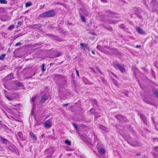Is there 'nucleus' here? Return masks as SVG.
Masks as SVG:
<instances>
[{
  "label": "nucleus",
  "mask_w": 158,
  "mask_h": 158,
  "mask_svg": "<svg viewBox=\"0 0 158 158\" xmlns=\"http://www.w3.org/2000/svg\"><path fill=\"white\" fill-rule=\"evenodd\" d=\"M105 48L107 49V50L109 49V48H110L108 46H105Z\"/></svg>",
  "instance_id": "nucleus-56"
},
{
  "label": "nucleus",
  "mask_w": 158,
  "mask_h": 158,
  "mask_svg": "<svg viewBox=\"0 0 158 158\" xmlns=\"http://www.w3.org/2000/svg\"><path fill=\"white\" fill-rule=\"evenodd\" d=\"M99 127L100 129L103 130L104 131H107L106 128L105 127H104V126H103L102 125H100L99 126Z\"/></svg>",
  "instance_id": "nucleus-20"
},
{
  "label": "nucleus",
  "mask_w": 158,
  "mask_h": 158,
  "mask_svg": "<svg viewBox=\"0 0 158 158\" xmlns=\"http://www.w3.org/2000/svg\"><path fill=\"white\" fill-rule=\"evenodd\" d=\"M92 71L93 72H94L95 73H96V72H95V71L93 69H92Z\"/></svg>",
  "instance_id": "nucleus-62"
},
{
  "label": "nucleus",
  "mask_w": 158,
  "mask_h": 158,
  "mask_svg": "<svg viewBox=\"0 0 158 158\" xmlns=\"http://www.w3.org/2000/svg\"><path fill=\"white\" fill-rule=\"evenodd\" d=\"M89 33L90 34V35H95V34L94 33H93L92 32H89Z\"/></svg>",
  "instance_id": "nucleus-53"
},
{
  "label": "nucleus",
  "mask_w": 158,
  "mask_h": 158,
  "mask_svg": "<svg viewBox=\"0 0 158 158\" xmlns=\"http://www.w3.org/2000/svg\"><path fill=\"white\" fill-rule=\"evenodd\" d=\"M61 55V53L59 52V53H57V54L56 55V56H60Z\"/></svg>",
  "instance_id": "nucleus-46"
},
{
  "label": "nucleus",
  "mask_w": 158,
  "mask_h": 158,
  "mask_svg": "<svg viewBox=\"0 0 158 158\" xmlns=\"http://www.w3.org/2000/svg\"><path fill=\"white\" fill-rule=\"evenodd\" d=\"M16 85L18 87H19L22 85V83L19 82L16 83Z\"/></svg>",
  "instance_id": "nucleus-32"
},
{
  "label": "nucleus",
  "mask_w": 158,
  "mask_h": 158,
  "mask_svg": "<svg viewBox=\"0 0 158 158\" xmlns=\"http://www.w3.org/2000/svg\"><path fill=\"white\" fill-rule=\"evenodd\" d=\"M116 118L119 120H121V121L122 120L125 121L126 120V118L121 115H118L116 116Z\"/></svg>",
  "instance_id": "nucleus-9"
},
{
  "label": "nucleus",
  "mask_w": 158,
  "mask_h": 158,
  "mask_svg": "<svg viewBox=\"0 0 158 158\" xmlns=\"http://www.w3.org/2000/svg\"><path fill=\"white\" fill-rule=\"evenodd\" d=\"M36 99V97H32L31 99V100L32 102L33 103V106H34V101Z\"/></svg>",
  "instance_id": "nucleus-37"
},
{
  "label": "nucleus",
  "mask_w": 158,
  "mask_h": 158,
  "mask_svg": "<svg viewBox=\"0 0 158 158\" xmlns=\"http://www.w3.org/2000/svg\"><path fill=\"white\" fill-rule=\"evenodd\" d=\"M30 135L31 137V138L33 140H36L37 138L35 136V135L32 132H31L30 133Z\"/></svg>",
  "instance_id": "nucleus-13"
},
{
  "label": "nucleus",
  "mask_w": 158,
  "mask_h": 158,
  "mask_svg": "<svg viewBox=\"0 0 158 158\" xmlns=\"http://www.w3.org/2000/svg\"><path fill=\"white\" fill-rule=\"evenodd\" d=\"M5 78L7 80L11 79L13 78V75L11 73L6 76Z\"/></svg>",
  "instance_id": "nucleus-15"
},
{
  "label": "nucleus",
  "mask_w": 158,
  "mask_h": 158,
  "mask_svg": "<svg viewBox=\"0 0 158 158\" xmlns=\"http://www.w3.org/2000/svg\"><path fill=\"white\" fill-rule=\"evenodd\" d=\"M136 155L137 156H139L140 155V153H137V154H136Z\"/></svg>",
  "instance_id": "nucleus-60"
},
{
  "label": "nucleus",
  "mask_w": 158,
  "mask_h": 158,
  "mask_svg": "<svg viewBox=\"0 0 158 158\" xmlns=\"http://www.w3.org/2000/svg\"><path fill=\"white\" fill-rule=\"evenodd\" d=\"M45 64H42L41 66V70L43 71H45L46 70L45 69H44Z\"/></svg>",
  "instance_id": "nucleus-31"
},
{
  "label": "nucleus",
  "mask_w": 158,
  "mask_h": 158,
  "mask_svg": "<svg viewBox=\"0 0 158 158\" xmlns=\"http://www.w3.org/2000/svg\"><path fill=\"white\" fill-rule=\"evenodd\" d=\"M6 98H7V99H9V100H10V101L12 100H13L12 98L8 96H6Z\"/></svg>",
  "instance_id": "nucleus-40"
},
{
  "label": "nucleus",
  "mask_w": 158,
  "mask_h": 158,
  "mask_svg": "<svg viewBox=\"0 0 158 158\" xmlns=\"http://www.w3.org/2000/svg\"><path fill=\"white\" fill-rule=\"evenodd\" d=\"M106 13V15L110 17H111L112 18H117L118 17V15L115 13L110 11H107Z\"/></svg>",
  "instance_id": "nucleus-3"
},
{
  "label": "nucleus",
  "mask_w": 158,
  "mask_h": 158,
  "mask_svg": "<svg viewBox=\"0 0 158 158\" xmlns=\"http://www.w3.org/2000/svg\"><path fill=\"white\" fill-rule=\"evenodd\" d=\"M80 45L81 47V48H83L84 50H85V49H86L88 50L89 52L90 51L89 47L88 44L81 43Z\"/></svg>",
  "instance_id": "nucleus-6"
},
{
  "label": "nucleus",
  "mask_w": 158,
  "mask_h": 158,
  "mask_svg": "<svg viewBox=\"0 0 158 158\" xmlns=\"http://www.w3.org/2000/svg\"><path fill=\"white\" fill-rule=\"evenodd\" d=\"M40 124V123H36L35 124V125H38Z\"/></svg>",
  "instance_id": "nucleus-61"
},
{
  "label": "nucleus",
  "mask_w": 158,
  "mask_h": 158,
  "mask_svg": "<svg viewBox=\"0 0 158 158\" xmlns=\"http://www.w3.org/2000/svg\"><path fill=\"white\" fill-rule=\"evenodd\" d=\"M80 16L81 20L83 22H85L86 21V19H85L84 17L82 15H81Z\"/></svg>",
  "instance_id": "nucleus-28"
},
{
  "label": "nucleus",
  "mask_w": 158,
  "mask_h": 158,
  "mask_svg": "<svg viewBox=\"0 0 158 158\" xmlns=\"http://www.w3.org/2000/svg\"><path fill=\"white\" fill-rule=\"evenodd\" d=\"M105 152V150L103 148H101L99 150V153L101 155H103Z\"/></svg>",
  "instance_id": "nucleus-23"
},
{
  "label": "nucleus",
  "mask_w": 158,
  "mask_h": 158,
  "mask_svg": "<svg viewBox=\"0 0 158 158\" xmlns=\"http://www.w3.org/2000/svg\"><path fill=\"white\" fill-rule=\"evenodd\" d=\"M96 69H97V70L100 72V73H101L102 74V73L101 72V71L99 69V68L98 67H96Z\"/></svg>",
  "instance_id": "nucleus-43"
},
{
  "label": "nucleus",
  "mask_w": 158,
  "mask_h": 158,
  "mask_svg": "<svg viewBox=\"0 0 158 158\" xmlns=\"http://www.w3.org/2000/svg\"><path fill=\"white\" fill-rule=\"evenodd\" d=\"M112 80L113 83L114 84V85H117L118 84L117 81L114 79H112Z\"/></svg>",
  "instance_id": "nucleus-34"
},
{
  "label": "nucleus",
  "mask_w": 158,
  "mask_h": 158,
  "mask_svg": "<svg viewBox=\"0 0 158 158\" xmlns=\"http://www.w3.org/2000/svg\"><path fill=\"white\" fill-rule=\"evenodd\" d=\"M69 105L68 103H66L63 105L64 106H66Z\"/></svg>",
  "instance_id": "nucleus-58"
},
{
  "label": "nucleus",
  "mask_w": 158,
  "mask_h": 158,
  "mask_svg": "<svg viewBox=\"0 0 158 158\" xmlns=\"http://www.w3.org/2000/svg\"><path fill=\"white\" fill-rule=\"evenodd\" d=\"M90 112L91 113V114H94V113L95 112V110L94 109H90Z\"/></svg>",
  "instance_id": "nucleus-36"
},
{
  "label": "nucleus",
  "mask_w": 158,
  "mask_h": 158,
  "mask_svg": "<svg viewBox=\"0 0 158 158\" xmlns=\"http://www.w3.org/2000/svg\"><path fill=\"white\" fill-rule=\"evenodd\" d=\"M55 14V12L53 10H51L47 11L40 15V16L41 18L51 17L53 16Z\"/></svg>",
  "instance_id": "nucleus-2"
},
{
  "label": "nucleus",
  "mask_w": 158,
  "mask_h": 158,
  "mask_svg": "<svg viewBox=\"0 0 158 158\" xmlns=\"http://www.w3.org/2000/svg\"><path fill=\"white\" fill-rule=\"evenodd\" d=\"M76 71L77 75V76H79V73L78 71L76 69Z\"/></svg>",
  "instance_id": "nucleus-49"
},
{
  "label": "nucleus",
  "mask_w": 158,
  "mask_h": 158,
  "mask_svg": "<svg viewBox=\"0 0 158 158\" xmlns=\"http://www.w3.org/2000/svg\"><path fill=\"white\" fill-rule=\"evenodd\" d=\"M8 148L9 150L12 152H14L15 151V147L14 146H10Z\"/></svg>",
  "instance_id": "nucleus-21"
},
{
  "label": "nucleus",
  "mask_w": 158,
  "mask_h": 158,
  "mask_svg": "<svg viewBox=\"0 0 158 158\" xmlns=\"http://www.w3.org/2000/svg\"><path fill=\"white\" fill-rule=\"evenodd\" d=\"M114 66L115 68H118L121 72L123 73L125 72V69L123 66L118 64H116Z\"/></svg>",
  "instance_id": "nucleus-5"
},
{
  "label": "nucleus",
  "mask_w": 158,
  "mask_h": 158,
  "mask_svg": "<svg viewBox=\"0 0 158 158\" xmlns=\"http://www.w3.org/2000/svg\"><path fill=\"white\" fill-rule=\"evenodd\" d=\"M23 35V34H18V35H17V36L18 37H19L20 36H21L22 35Z\"/></svg>",
  "instance_id": "nucleus-54"
},
{
  "label": "nucleus",
  "mask_w": 158,
  "mask_h": 158,
  "mask_svg": "<svg viewBox=\"0 0 158 158\" xmlns=\"http://www.w3.org/2000/svg\"><path fill=\"white\" fill-rule=\"evenodd\" d=\"M74 127L76 129H78V126L77 124H76L75 123H73Z\"/></svg>",
  "instance_id": "nucleus-39"
},
{
  "label": "nucleus",
  "mask_w": 158,
  "mask_h": 158,
  "mask_svg": "<svg viewBox=\"0 0 158 158\" xmlns=\"http://www.w3.org/2000/svg\"><path fill=\"white\" fill-rule=\"evenodd\" d=\"M136 30L138 33L140 34H143L145 33L143 29L139 27H137L136 28Z\"/></svg>",
  "instance_id": "nucleus-11"
},
{
  "label": "nucleus",
  "mask_w": 158,
  "mask_h": 158,
  "mask_svg": "<svg viewBox=\"0 0 158 158\" xmlns=\"http://www.w3.org/2000/svg\"><path fill=\"white\" fill-rule=\"evenodd\" d=\"M104 28L106 30H108L110 31H112L113 30V29L112 27L110 26H107V27H104Z\"/></svg>",
  "instance_id": "nucleus-24"
},
{
  "label": "nucleus",
  "mask_w": 158,
  "mask_h": 158,
  "mask_svg": "<svg viewBox=\"0 0 158 158\" xmlns=\"http://www.w3.org/2000/svg\"><path fill=\"white\" fill-rule=\"evenodd\" d=\"M4 11V9L3 8H0V12L2 13Z\"/></svg>",
  "instance_id": "nucleus-41"
},
{
  "label": "nucleus",
  "mask_w": 158,
  "mask_h": 158,
  "mask_svg": "<svg viewBox=\"0 0 158 158\" xmlns=\"http://www.w3.org/2000/svg\"><path fill=\"white\" fill-rule=\"evenodd\" d=\"M44 136V134H42V135H41V137H43Z\"/></svg>",
  "instance_id": "nucleus-64"
},
{
  "label": "nucleus",
  "mask_w": 158,
  "mask_h": 158,
  "mask_svg": "<svg viewBox=\"0 0 158 158\" xmlns=\"http://www.w3.org/2000/svg\"><path fill=\"white\" fill-rule=\"evenodd\" d=\"M119 27L122 29H124V26L123 24H121L119 26Z\"/></svg>",
  "instance_id": "nucleus-42"
},
{
  "label": "nucleus",
  "mask_w": 158,
  "mask_h": 158,
  "mask_svg": "<svg viewBox=\"0 0 158 158\" xmlns=\"http://www.w3.org/2000/svg\"><path fill=\"white\" fill-rule=\"evenodd\" d=\"M0 138L1 139V140L4 143H6L7 142H9L8 140L7 139L3 138L2 137H1Z\"/></svg>",
  "instance_id": "nucleus-18"
},
{
  "label": "nucleus",
  "mask_w": 158,
  "mask_h": 158,
  "mask_svg": "<svg viewBox=\"0 0 158 158\" xmlns=\"http://www.w3.org/2000/svg\"><path fill=\"white\" fill-rule=\"evenodd\" d=\"M109 18L110 17L106 15L105 16L102 15V20L105 22L110 24L115 23L118 21V20H114L112 18L110 19Z\"/></svg>",
  "instance_id": "nucleus-1"
},
{
  "label": "nucleus",
  "mask_w": 158,
  "mask_h": 158,
  "mask_svg": "<svg viewBox=\"0 0 158 158\" xmlns=\"http://www.w3.org/2000/svg\"><path fill=\"white\" fill-rule=\"evenodd\" d=\"M104 52V53H106V54H108L109 53V52L106 51H104V52Z\"/></svg>",
  "instance_id": "nucleus-57"
},
{
  "label": "nucleus",
  "mask_w": 158,
  "mask_h": 158,
  "mask_svg": "<svg viewBox=\"0 0 158 158\" xmlns=\"http://www.w3.org/2000/svg\"><path fill=\"white\" fill-rule=\"evenodd\" d=\"M111 73L113 75V76H114V77H115L116 78L118 77L114 73Z\"/></svg>",
  "instance_id": "nucleus-51"
},
{
  "label": "nucleus",
  "mask_w": 158,
  "mask_h": 158,
  "mask_svg": "<svg viewBox=\"0 0 158 158\" xmlns=\"http://www.w3.org/2000/svg\"><path fill=\"white\" fill-rule=\"evenodd\" d=\"M83 80L84 82L87 84H92L85 77H83Z\"/></svg>",
  "instance_id": "nucleus-12"
},
{
  "label": "nucleus",
  "mask_w": 158,
  "mask_h": 158,
  "mask_svg": "<svg viewBox=\"0 0 158 158\" xmlns=\"http://www.w3.org/2000/svg\"><path fill=\"white\" fill-rule=\"evenodd\" d=\"M112 49H113V50L111 52H112V53H116V52H117V50L114 48H113Z\"/></svg>",
  "instance_id": "nucleus-35"
},
{
  "label": "nucleus",
  "mask_w": 158,
  "mask_h": 158,
  "mask_svg": "<svg viewBox=\"0 0 158 158\" xmlns=\"http://www.w3.org/2000/svg\"><path fill=\"white\" fill-rule=\"evenodd\" d=\"M128 143L133 147L140 146L141 145L140 143L135 140L128 141Z\"/></svg>",
  "instance_id": "nucleus-4"
},
{
  "label": "nucleus",
  "mask_w": 158,
  "mask_h": 158,
  "mask_svg": "<svg viewBox=\"0 0 158 158\" xmlns=\"http://www.w3.org/2000/svg\"><path fill=\"white\" fill-rule=\"evenodd\" d=\"M18 136L21 139L24 140V138L23 137V134L21 132H19L18 133Z\"/></svg>",
  "instance_id": "nucleus-16"
},
{
  "label": "nucleus",
  "mask_w": 158,
  "mask_h": 158,
  "mask_svg": "<svg viewBox=\"0 0 158 158\" xmlns=\"http://www.w3.org/2000/svg\"><path fill=\"white\" fill-rule=\"evenodd\" d=\"M84 14L86 16H87L88 15V13L87 12H85V13H84Z\"/></svg>",
  "instance_id": "nucleus-59"
},
{
  "label": "nucleus",
  "mask_w": 158,
  "mask_h": 158,
  "mask_svg": "<svg viewBox=\"0 0 158 158\" xmlns=\"http://www.w3.org/2000/svg\"><path fill=\"white\" fill-rule=\"evenodd\" d=\"M6 56V54H2L0 56V60H3L4 57H5Z\"/></svg>",
  "instance_id": "nucleus-27"
},
{
  "label": "nucleus",
  "mask_w": 158,
  "mask_h": 158,
  "mask_svg": "<svg viewBox=\"0 0 158 158\" xmlns=\"http://www.w3.org/2000/svg\"><path fill=\"white\" fill-rule=\"evenodd\" d=\"M137 15V17H138L139 18V19H142V16L141 15Z\"/></svg>",
  "instance_id": "nucleus-45"
},
{
  "label": "nucleus",
  "mask_w": 158,
  "mask_h": 158,
  "mask_svg": "<svg viewBox=\"0 0 158 158\" xmlns=\"http://www.w3.org/2000/svg\"><path fill=\"white\" fill-rule=\"evenodd\" d=\"M153 151L158 153V147H155L152 148ZM152 155L155 158H158V154L154 152H153Z\"/></svg>",
  "instance_id": "nucleus-7"
},
{
  "label": "nucleus",
  "mask_w": 158,
  "mask_h": 158,
  "mask_svg": "<svg viewBox=\"0 0 158 158\" xmlns=\"http://www.w3.org/2000/svg\"><path fill=\"white\" fill-rule=\"evenodd\" d=\"M153 93L158 98V92L156 91H153Z\"/></svg>",
  "instance_id": "nucleus-33"
},
{
  "label": "nucleus",
  "mask_w": 158,
  "mask_h": 158,
  "mask_svg": "<svg viewBox=\"0 0 158 158\" xmlns=\"http://www.w3.org/2000/svg\"><path fill=\"white\" fill-rule=\"evenodd\" d=\"M18 24L20 26L22 24V22L21 21H19L18 23Z\"/></svg>",
  "instance_id": "nucleus-50"
},
{
  "label": "nucleus",
  "mask_w": 158,
  "mask_h": 158,
  "mask_svg": "<svg viewBox=\"0 0 158 158\" xmlns=\"http://www.w3.org/2000/svg\"><path fill=\"white\" fill-rule=\"evenodd\" d=\"M92 52L93 54H95V52L93 51H92Z\"/></svg>",
  "instance_id": "nucleus-63"
},
{
  "label": "nucleus",
  "mask_w": 158,
  "mask_h": 158,
  "mask_svg": "<svg viewBox=\"0 0 158 158\" xmlns=\"http://www.w3.org/2000/svg\"><path fill=\"white\" fill-rule=\"evenodd\" d=\"M4 87L9 90H11L12 89H14V87L11 85L10 84L8 85H4Z\"/></svg>",
  "instance_id": "nucleus-10"
},
{
  "label": "nucleus",
  "mask_w": 158,
  "mask_h": 158,
  "mask_svg": "<svg viewBox=\"0 0 158 158\" xmlns=\"http://www.w3.org/2000/svg\"><path fill=\"white\" fill-rule=\"evenodd\" d=\"M44 126L45 127L50 128L51 126V123L49 120H47L44 123Z\"/></svg>",
  "instance_id": "nucleus-8"
},
{
  "label": "nucleus",
  "mask_w": 158,
  "mask_h": 158,
  "mask_svg": "<svg viewBox=\"0 0 158 158\" xmlns=\"http://www.w3.org/2000/svg\"><path fill=\"white\" fill-rule=\"evenodd\" d=\"M14 25H11L8 28V29L11 30L14 28Z\"/></svg>",
  "instance_id": "nucleus-38"
},
{
  "label": "nucleus",
  "mask_w": 158,
  "mask_h": 158,
  "mask_svg": "<svg viewBox=\"0 0 158 158\" xmlns=\"http://www.w3.org/2000/svg\"><path fill=\"white\" fill-rule=\"evenodd\" d=\"M102 2H107V0H101Z\"/></svg>",
  "instance_id": "nucleus-55"
},
{
  "label": "nucleus",
  "mask_w": 158,
  "mask_h": 158,
  "mask_svg": "<svg viewBox=\"0 0 158 158\" xmlns=\"http://www.w3.org/2000/svg\"><path fill=\"white\" fill-rule=\"evenodd\" d=\"M137 48H141V46L140 45H137L135 47Z\"/></svg>",
  "instance_id": "nucleus-48"
},
{
  "label": "nucleus",
  "mask_w": 158,
  "mask_h": 158,
  "mask_svg": "<svg viewBox=\"0 0 158 158\" xmlns=\"http://www.w3.org/2000/svg\"><path fill=\"white\" fill-rule=\"evenodd\" d=\"M21 44L20 42H18L15 44V46H17L21 45Z\"/></svg>",
  "instance_id": "nucleus-44"
},
{
  "label": "nucleus",
  "mask_w": 158,
  "mask_h": 158,
  "mask_svg": "<svg viewBox=\"0 0 158 158\" xmlns=\"http://www.w3.org/2000/svg\"><path fill=\"white\" fill-rule=\"evenodd\" d=\"M65 143L69 146H70L71 145V142L68 140H65Z\"/></svg>",
  "instance_id": "nucleus-26"
},
{
  "label": "nucleus",
  "mask_w": 158,
  "mask_h": 158,
  "mask_svg": "<svg viewBox=\"0 0 158 158\" xmlns=\"http://www.w3.org/2000/svg\"><path fill=\"white\" fill-rule=\"evenodd\" d=\"M140 118H141V119L143 120V122L144 123H147V121H146V117L145 116L143 115H140Z\"/></svg>",
  "instance_id": "nucleus-19"
},
{
  "label": "nucleus",
  "mask_w": 158,
  "mask_h": 158,
  "mask_svg": "<svg viewBox=\"0 0 158 158\" xmlns=\"http://www.w3.org/2000/svg\"><path fill=\"white\" fill-rule=\"evenodd\" d=\"M50 152V153L52 155L53 153V148H50L47 150L45 152Z\"/></svg>",
  "instance_id": "nucleus-17"
},
{
  "label": "nucleus",
  "mask_w": 158,
  "mask_h": 158,
  "mask_svg": "<svg viewBox=\"0 0 158 158\" xmlns=\"http://www.w3.org/2000/svg\"><path fill=\"white\" fill-rule=\"evenodd\" d=\"M31 2H29L26 3L25 6L26 7H27L31 6Z\"/></svg>",
  "instance_id": "nucleus-30"
},
{
  "label": "nucleus",
  "mask_w": 158,
  "mask_h": 158,
  "mask_svg": "<svg viewBox=\"0 0 158 158\" xmlns=\"http://www.w3.org/2000/svg\"><path fill=\"white\" fill-rule=\"evenodd\" d=\"M44 5H41L40 6V9H42V8H43L44 7Z\"/></svg>",
  "instance_id": "nucleus-47"
},
{
  "label": "nucleus",
  "mask_w": 158,
  "mask_h": 158,
  "mask_svg": "<svg viewBox=\"0 0 158 158\" xmlns=\"http://www.w3.org/2000/svg\"><path fill=\"white\" fill-rule=\"evenodd\" d=\"M97 48L98 49L101 51L104 52V49L102 46L98 45L97 47Z\"/></svg>",
  "instance_id": "nucleus-22"
},
{
  "label": "nucleus",
  "mask_w": 158,
  "mask_h": 158,
  "mask_svg": "<svg viewBox=\"0 0 158 158\" xmlns=\"http://www.w3.org/2000/svg\"><path fill=\"white\" fill-rule=\"evenodd\" d=\"M7 1L6 0H0V3L2 4H6Z\"/></svg>",
  "instance_id": "nucleus-29"
},
{
  "label": "nucleus",
  "mask_w": 158,
  "mask_h": 158,
  "mask_svg": "<svg viewBox=\"0 0 158 158\" xmlns=\"http://www.w3.org/2000/svg\"><path fill=\"white\" fill-rule=\"evenodd\" d=\"M47 96L46 95H43L41 98V100L40 101V102L41 103H44V102L47 99Z\"/></svg>",
  "instance_id": "nucleus-14"
},
{
  "label": "nucleus",
  "mask_w": 158,
  "mask_h": 158,
  "mask_svg": "<svg viewBox=\"0 0 158 158\" xmlns=\"http://www.w3.org/2000/svg\"><path fill=\"white\" fill-rule=\"evenodd\" d=\"M112 50H113L112 48H109V49H108V50L110 52H112Z\"/></svg>",
  "instance_id": "nucleus-52"
},
{
  "label": "nucleus",
  "mask_w": 158,
  "mask_h": 158,
  "mask_svg": "<svg viewBox=\"0 0 158 158\" xmlns=\"http://www.w3.org/2000/svg\"><path fill=\"white\" fill-rule=\"evenodd\" d=\"M41 27L40 25H35L33 26V27L34 28L39 29Z\"/></svg>",
  "instance_id": "nucleus-25"
}]
</instances>
